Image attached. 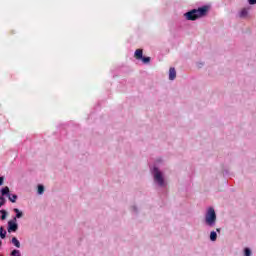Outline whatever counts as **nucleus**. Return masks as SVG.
Instances as JSON below:
<instances>
[{
	"mask_svg": "<svg viewBox=\"0 0 256 256\" xmlns=\"http://www.w3.org/2000/svg\"><path fill=\"white\" fill-rule=\"evenodd\" d=\"M204 223L207 227H215L217 225V212H215V208L211 206L207 208Z\"/></svg>",
	"mask_w": 256,
	"mask_h": 256,
	"instance_id": "obj_3",
	"label": "nucleus"
},
{
	"mask_svg": "<svg viewBox=\"0 0 256 256\" xmlns=\"http://www.w3.org/2000/svg\"><path fill=\"white\" fill-rule=\"evenodd\" d=\"M3 247V241L0 239V249Z\"/></svg>",
	"mask_w": 256,
	"mask_h": 256,
	"instance_id": "obj_24",
	"label": "nucleus"
},
{
	"mask_svg": "<svg viewBox=\"0 0 256 256\" xmlns=\"http://www.w3.org/2000/svg\"><path fill=\"white\" fill-rule=\"evenodd\" d=\"M216 233H221V228H217Z\"/></svg>",
	"mask_w": 256,
	"mask_h": 256,
	"instance_id": "obj_23",
	"label": "nucleus"
},
{
	"mask_svg": "<svg viewBox=\"0 0 256 256\" xmlns=\"http://www.w3.org/2000/svg\"><path fill=\"white\" fill-rule=\"evenodd\" d=\"M176 77H177V71L175 70V68H170L169 69V80L175 81Z\"/></svg>",
	"mask_w": 256,
	"mask_h": 256,
	"instance_id": "obj_7",
	"label": "nucleus"
},
{
	"mask_svg": "<svg viewBox=\"0 0 256 256\" xmlns=\"http://www.w3.org/2000/svg\"><path fill=\"white\" fill-rule=\"evenodd\" d=\"M38 195H43V193H38Z\"/></svg>",
	"mask_w": 256,
	"mask_h": 256,
	"instance_id": "obj_25",
	"label": "nucleus"
},
{
	"mask_svg": "<svg viewBox=\"0 0 256 256\" xmlns=\"http://www.w3.org/2000/svg\"><path fill=\"white\" fill-rule=\"evenodd\" d=\"M13 211L15 213V217L13 219H16V221L23 217V211L19 210V208H14Z\"/></svg>",
	"mask_w": 256,
	"mask_h": 256,
	"instance_id": "obj_8",
	"label": "nucleus"
},
{
	"mask_svg": "<svg viewBox=\"0 0 256 256\" xmlns=\"http://www.w3.org/2000/svg\"><path fill=\"white\" fill-rule=\"evenodd\" d=\"M0 215V221H5V219H7V217L9 216V212H7V210L5 209H1Z\"/></svg>",
	"mask_w": 256,
	"mask_h": 256,
	"instance_id": "obj_9",
	"label": "nucleus"
},
{
	"mask_svg": "<svg viewBox=\"0 0 256 256\" xmlns=\"http://www.w3.org/2000/svg\"><path fill=\"white\" fill-rule=\"evenodd\" d=\"M130 211L132 215H135L136 217L139 215V207H137V205H132Z\"/></svg>",
	"mask_w": 256,
	"mask_h": 256,
	"instance_id": "obj_10",
	"label": "nucleus"
},
{
	"mask_svg": "<svg viewBox=\"0 0 256 256\" xmlns=\"http://www.w3.org/2000/svg\"><path fill=\"white\" fill-rule=\"evenodd\" d=\"M0 239H7V230L4 226L0 227Z\"/></svg>",
	"mask_w": 256,
	"mask_h": 256,
	"instance_id": "obj_11",
	"label": "nucleus"
},
{
	"mask_svg": "<svg viewBox=\"0 0 256 256\" xmlns=\"http://www.w3.org/2000/svg\"><path fill=\"white\" fill-rule=\"evenodd\" d=\"M248 11H247V9H242L241 11H240V13H239V17L241 18V19H243V18H245V16L246 15H248Z\"/></svg>",
	"mask_w": 256,
	"mask_h": 256,
	"instance_id": "obj_17",
	"label": "nucleus"
},
{
	"mask_svg": "<svg viewBox=\"0 0 256 256\" xmlns=\"http://www.w3.org/2000/svg\"><path fill=\"white\" fill-rule=\"evenodd\" d=\"M2 195H5L6 197H8L10 203H17V199H19V196L13 193H5Z\"/></svg>",
	"mask_w": 256,
	"mask_h": 256,
	"instance_id": "obj_5",
	"label": "nucleus"
},
{
	"mask_svg": "<svg viewBox=\"0 0 256 256\" xmlns=\"http://www.w3.org/2000/svg\"><path fill=\"white\" fill-rule=\"evenodd\" d=\"M10 256H21V250H19V249H13V250L10 252Z\"/></svg>",
	"mask_w": 256,
	"mask_h": 256,
	"instance_id": "obj_16",
	"label": "nucleus"
},
{
	"mask_svg": "<svg viewBox=\"0 0 256 256\" xmlns=\"http://www.w3.org/2000/svg\"><path fill=\"white\" fill-rule=\"evenodd\" d=\"M151 175L154 179L155 185L157 187H167V182H165V177L163 176V172L159 169V167L154 166L151 168Z\"/></svg>",
	"mask_w": 256,
	"mask_h": 256,
	"instance_id": "obj_2",
	"label": "nucleus"
},
{
	"mask_svg": "<svg viewBox=\"0 0 256 256\" xmlns=\"http://www.w3.org/2000/svg\"><path fill=\"white\" fill-rule=\"evenodd\" d=\"M7 231L8 233H17L19 231V223H17L16 218L8 221Z\"/></svg>",
	"mask_w": 256,
	"mask_h": 256,
	"instance_id": "obj_4",
	"label": "nucleus"
},
{
	"mask_svg": "<svg viewBox=\"0 0 256 256\" xmlns=\"http://www.w3.org/2000/svg\"><path fill=\"white\" fill-rule=\"evenodd\" d=\"M207 13H209V6L204 5L202 7H199L198 9H192L184 13V17L187 21H197V19L205 17Z\"/></svg>",
	"mask_w": 256,
	"mask_h": 256,
	"instance_id": "obj_1",
	"label": "nucleus"
},
{
	"mask_svg": "<svg viewBox=\"0 0 256 256\" xmlns=\"http://www.w3.org/2000/svg\"><path fill=\"white\" fill-rule=\"evenodd\" d=\"M249 5H256V0H248Z\"/></svg>",
	"mask_w": 256,
	"mask_h": 256,
	"instance_id": "obj_22",
	"label": "nucleus"
},
{
	"mask_svg": "<svg viewBox=\"0 0 256 256\" xmlns=\"http://www.w3.org/2000/svg\"><path fill=\"white\" fill-rule=\"evenodd\" d=\"M5 197V193L0 194V209L3 207V205H5V203H7V199H5Z\"/></svg>",
	"mask_w": 256,
	"mask_h": 256,
	"instance_id": "obj_15",
	"label": "nucleus"
},
{
	"mask_svg": "<svg viewBox=\"0 0 256 256\" xmlns=\"http://www.w3.org/2000/svg\"><path fill=\"white\" fill-rule=\"evenodd\" d=\"M136 59H140L142 60L143 59V50L141 49H137L134 53Z\"/></svg>",
	"mask_w": 256,
	"mask_h": 256,
	"instance_id": "obj_13",
	"label": "nucleus"
},
{
	"mask_svg": "<svg viewBox=\"0 0 256 256\" xmlns=\"http://www.w3.org/2000/svg\"><path fill=\"white\" fill-rule=\"evenodd\" d=\"M142 61V63H151V57L149 56H143L142 59H140Z\"/></svg>",
	"mask_w": 256,
	"mask_h": 256,
	"instance_id": "obj_19",
	"label": "nucleus"
},
{
	"mask_svg": "<svg viewBox=\"0 0 256 256\" xmlns=\"http://www.w3.org/2000/svg\"><path fill=\"white\" fill-rule=\"evenodd\" d=\"M4 181H5V177L1 176L0 177V187L3 185Z\"/></svg>",
	"mask_w": 256,
	"mask_h": 256,
	"instance_id": "obj_21",
	"label": "nucleus"
},
{
	"mask_svg": "<svg viewBox=\"0 0 256 256\" xmlns=\"http://www.w3.org/2000/svg\"><path fill=\"white\" fill-rule=\"evenodd\" d=\"M45 192V186L43 184L37 185V193H44Z\"/></svg>",
	"mask_w": 256,
	"mask_h": 256,
	"instance_id": "obj_18",
	"label": "nucleus"
},
{
	"mask_svg": "<svg viewBox=\"0 0 256 256\" xmlns=\"http://www.w3.org/2000/svg\"><path fill=\"white\" fill-rule=\"evenodd\" d=\"M209 239L212 242L217 241V232L215 230H212L209 235Z\"/></svg>",
	"mask_w": 256,
	"mask_h": 256,
	"instance_id": "obj_12",
	"label": "nucleus"
},
{
	"mask_svg": "<svg viewBox=\"0 0 256 256\" xmlns=\"http://www.w3.org/2000/svg\"><path fill=\"white\" fill-rule=\"evenodd\" d=\"M252 255H253V251L251 250V248L245 247L243 249V256H252Z\"/></svg>",
	"mask_w": 256,
	"mask_h": 256,
	"instance_id": "obj_14",
	"label": "nucleus"
},
{
	"mask_svg": "<svg viewBox=\"0 0 256 256\" xmlns=\"http://www.w3.org/2000/svg\"><path fill=\"white\" fill-rule=\"evenodd\" d=\"M0 193H10L9 187L6 186V187L1 188Z\"/></svg>",
	"mask_w": 256,
	"mask_h": 256,
	"instance_id": "obj_20",
	"label": "nucleus"
},
{
	"mask_svg": "<svg viewBox=\"0 0 256 256\" xmlns=\"http://www.w3.org/2000/svg\"><path fill=\"white\" fill-rule=\"evenodd\" d=\"M10 243H12V245H14L16 249H21V242L19 241V239H17V237L13 236Z\"/></svg>",
	"mask_w": 256,
	"mask_h": 256,
	"instance_id": "obj_6",
	"label": "nucleus"
}]
</instances>
